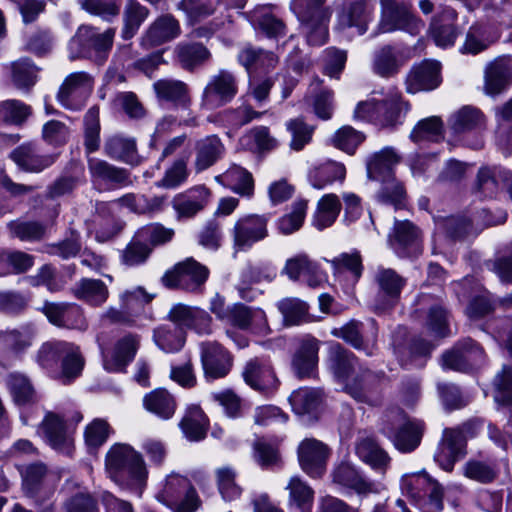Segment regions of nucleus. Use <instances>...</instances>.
<instances>
[{"label": "nucleus", "instance_id": "1", "mask_svg": "<svg viewBox=\"0 0 512 512\" xmlns=\"http://www.w3.org/2000/svg\"><path fill=\"white\" fill-rule=\"evenodd\" d=\"M109 478L116 484L141 493L146 483L147 469L140 453L128 444L116 443L105 457Z\"/></svg>", "mask_w": 512, "mask_h": 512}, {"label": "nucleus", "instance_id": "2", "mask_svg": "<svg viewBox=\"0 0 512 512\" xmlns=\"http://www.w3.org/2000/svg\"><path fill=\"white\" fill-rule=\"evenodd\" d=\"M400 159L394 148L385 147L371 155L366 162L369 179L382 183L378 193L379 199L383 203L394 205L396 209L405 207L406 198L404 187L395 179L393 173Z\"/></svg>", "mask_w": 512, "mask_h": 512}, {"label": "nucleus", "instance_id": "3", "mask_svg": "<svg viewBox=\"0 0 512 512\" xmlns=\"http://www.w3.org/2000/svg\"><path fill=\"white\" fill-rule=\"evenodd\" d=\"M358 366L354 354L339 344L331 349V367L334 375L345 383L346 392L355 400L364 403L371 402L369 380L372 378L368 370L361 371L360 376L353 377Z\"/></svg>", "mask_w": 512, "mask_h": 512}, {"label": "nucleus", "instance_id": "4", "mask_svg": "<svg viewBox=\"0 0 512 512\" xmlns=\"http://www.w3.org/2000/svg\"><path fill=\"white\" fill-rule=\"evenodd\" d=\"M327 0H291L289 7L308 30L311 45H322L328 38V22L332 15Z\"/></svg>", "mask_w": 512, "mask_h": 512}, {"label": "nucleus", "instance_id": "5", "mask_svg": "<svg viewBox=\"0 0 512 512\" xmlns=\"http://www.w3.org/2000/svg\"><path fill=\"white\" fill-rule=\"evenodd\" d=\"M115 33V28L99 33L93 27L81 26L69 43L71 58L94 57L97 63L103 64L113 46Z\"/></svg>", "mask_w": 512, "mask_h": 512}, {"label": "nucleus", "instance_id": "6", "mask_svg": "<svg viewBox=\"0 0 512 512\" xmlns=\"http://www.w3.org/2000/svg\"><path fill=\"white\" fill-rule=\"evenodd\" d=\"M388 421V425L383 430L397 450L410 453L420 445L425 428L422 421L408 419L400 410L391 412L388 415Z\"/></svg>", "mask_w": 512, "mask_h": 512}, {"label": "nucleus", "instance_id": "7", "mask_svg": "<svg viewBox=\"0 0 512 512\" xmlns=\"http://www.w3.org/2000/svg\"><path fill=\"white\" fill-rule=\"evenodd\" d=\"M156 498L176 512H194L200 505L199 497L190 481L177 473L169 474Z\"/></svg>", "mask_w": 512, "mask_h": 512}, {"label": "nucleus", "instance_id": "8", "mask_svg": "<svg viewBox=\"0 0 512 512\" xmlns=\"http://www.w3.org/2000/svg\"><path fill=\"white\" fill-rule=\"evenodd\" d=\"M238 93V83L235 75L221 69L212 75L201 95L200 107L205 110L218 109L230 103Z\"/></svg>", "mask_w": 512, "mask_h": 512}, {"label": "nucleus", "instance_id": "9", "mask_svg": "<svg viewBox=\"0 0 512 512\" xmlns=\"http://www.w3.org/2000/svg\"><path fill=\"white\" fill-rule=\"evenodd\" d=\"M377 285V293L371 306L375 312H384L394 307L399 299L402 289L406 285V279L391 268L380 266L374 275Z\"/></svg>", "mask_w": 512, "mask_h": 512}, {"label": "nucleus", "instance_id": "10", "mask_svg": "<svg viewBox=\"0 0 512 512\" xmlns=\"http://www.w3.org/2000/svg\"><path fill=\"white\" fill-rule=\"evenodd\" d=\"M209 270L193 258H187L178 263L172 271L162 277V282L169 288H181L187 291H197L206 282Z\"/></svg>", "mask_w": 512, "mask_h": 512}, {"label": "nucleus", "instance_id": "11", "mask_svg": "<svg viewBox=\"0 0 512 512\" xmlns=\"http://www.w3.org/2000/svg\"><path fill=\"white\" fill-rule=\"evenodd\" d=\"M35 336L36 329L32 324L0 330V363L5 366L13 357L27 351L33 345Z\"/></svg>", "mask_w": 512, "mask_h": 512}, {"label": "nucleus", "instance_id": "12", "mask_svg": "<svg viewBox=\"0 0 512 512\" xmlns=\"http://www.w3.org/2000/svg\"><path fill=\"white\" fill-rule=\"evenodd\" d=\"M297 456L301 469L309 476L317 478L326 471L330 449L315 438H306L300 442Z\"/></svg>", "mask_w": 512, "mask_h": 512}, {"label": "nucleus", "instance_id": "13", "mask_svg": "<svg viewBox=\"0 0 512 512\" xmlns=\"http://www.w3.org/2000/svg\"><path fill=\"white\" fill-rule=\"evenodd\" d=\"M93 78L86 72H75L66 77L58 92L59 102L68 109H79L90 95Z\"/></svg>", "mask_w": 512, "mask_h": 512}, {"label": "nucleus", "instance_id": "14", "mask_svg": "<svg viewBox=\"0 0 512 512\" xmlns=\"http://www.w3.org/2000/svg\"><path fill=\"white\" fill-rule=\"evenodd\" d=\"M267 218L260 215H247L238 219L233 228L234 247L246 250L267 237Z\"/></svg>", "mask_w": 512, "mask_h": 512}, {"label": "nucleus", "instance_id": "15", "mask_svg": "<svg viewBox=\"0 0 512 512\" xmlns=\"http://www.w3.org/2000/svg\"><path fill=\"white\" fill-rule=\"evenodd\" d=\"M388 244L399 257L416 256L420 253V231L408 220H395Z\"/></svg>", "mask_w": 512, "mask_h": 512}, {"label": "nucleus", "instance_id": "16", "mask_svg": "<svg viewBox=\"0 0 512 512\" xmlns=\"http://www.w3.org/2000/svg\"><path fill=\"white\" fill-rule=\"evenodd\" d=\"M201 362L204 376L210 381L223 378L229 373L232 357L219 343L204 342L201 344Z\"/></svg>", "mask_w": 512, "mask_h": 512}, {"label": "nucleus", "instance_id": "17", "mask_svg": "<svg viewBox=\"0 0 512 512\" xmlns=\"http://www.w3.org/2000/svg\"><path fill=\"white\" fill-rule=\"evenodd\" d=\"M23 491L32 498L45 499L54 491L56 476L43 463H33L22 471Z\"/></svg>", "mask_w": 512, "mask_h": 512}, {"label": "nucleus", "instance_id": "18", "mask_svg": "<svg viewBox=\"0 0 512 512\" xmlns=\"http://www.w3.org/2000/svg\"><path fill=\"white\" fill-rule=\"evenodd\" d=\"M181 34L179 21L170 14L157 17L141 37V46L150 49L170 42Z\"/></svg>", "mask_w": 512, "mask_h": 512}, {"label": "nucleus", "instance_id": "19", "mask_svg": "<svg viewBox=\"0 0 512 512\" xmlns=\"http://www.w3.org/2000/svg\"><path fill=\"white\" fill-rule=\"evenodd\" d=\"M440 69V63L433 60H425L414 66L406 79L407 92L415 94L437 88L441 83Z\"/></svg>", "mask_w": 512, "mask_h": 512}, {"label": "nucleus", "instance_id": "20", "mask_svg": "<svg viewBox=\"0 0 512 512\" xmlns=\"http://www.w3.org/2000/svg\"><path fill=\"white\" fill-rule=\"evenodd\" d=\"M227 321L242 330L252 329L261 334L270 332L266 314L260 308L235 304L229 309Z\"/></svg>", "mask_w": 512, "mask_h": 512}, {"label": "nucleus", "instance_id": "21", "mask_svg": "<svg viewBox=\"0 0 512 512\" xmlns=\"http://www.w3.org/2000/svg\"><path fill=\"white\" fill-rule=\"evenodd\" d=\"M463 448L462 433L457 429H445L434 459L443 470L450 472L455 462L463 456Z\"/></svg>", "mask_w": 512, "mask_h": 512}, {"label": "nucleus", "instance_id": "22", "mask_svg": "<svg viewBox=\"0 0 512 512\" xmlns=\"http://www.w3.org/2000/svg\"><path fill=\"white\" fill-rule=\"evenodd\" d=\"M244 381L253 389L266 392L275 389L278 380L268 360L254 358L243 370Z\"/></svg>", "mask_w": 512, "mask_h": 512}, {"label": "nucleus", "instance_id": "23", "mask_svg": "<svg viewBox=\"0 0 512 512\" xmlns=\"http://www.w3.org/2000/svg\"><path fill=\"white\" fill-rule=\"evenodd\" d=\"M370 327L372 334L370 338L366 339L363 337L364 325L357 320H351L340 329H334L332 333L336 337L342 338L347 343L351 344L354 348L363 350L366 355L372 356L376 351L377 337V329L373 320L370 321Z\"/></svg>", "mask_w": 512, "mask_h": 512}, {"label": "nucleus", "instance_id": "24", "mask_svg": "<svg viewBox=\"0 0 512 512\" xmlns=\"http://www.w3.org/2000/svg\"><path fill=\"white\" fill-rule=\"evenodd\" d=\"M319 341L313 337L301 340L292 359V368L300 379L312 377L318 364Z\"/></svg>", "mask_w": 512, "mask_h": 512}, {"label": "nucleus", "instance_id": "25", "mask_svg": "<svg viewBox=\"0 0 512 512\" xmlns=\"http://www.w3.org/2000/svg\"><path fill=\"white\" fill-rule=\"evenodd\" d=\"M48 444L55 450L70 454L73 447V438L66 431L65 423L58 415L49 413L40 426Z\"/></svg>", "mask_w": 512, "mask_h": 512}, {"label": "nucleus", "instance_id": "26", "mask_svg": "<svg viewBox=\"0 0 512 512\" xmlns=\"http://www.w3.org/2000/svg\"><path fill=\"white\" fill-rule=\"evenodd\" d=\"M210 192L204 186L190 189L186 193L176 195L172 201V207L177 219H190L201 211L208 202Z\"/></svg>", "mask_w": 512, "mask_h": 512}, {"label": "nucleus", "instance_id": "27", "mask_svg": "<svg viewBox=\"0 0 512 512\" xmlns=\"http://www.w3.org/2000/svg\"><path fill=\"white\" fill-rule=\"evenodd\" d=\"M273 5H263L254 8L251 12V22L255 29L270 39L284 37L287 26L284 21L273 12Z\"/></svg>", "mask_w": 512, "mask_h": 512}, {"label": "nucleus", "instance_id": "28", "mask_svg": "<svg viewBox=\"0 0 512 512\" xmlns=\"http://www.w3.org/2000/svg\"><path fill=\"white\" fill-rule=\"evenodd\" d=\"M512 84V58L495 60L485 70V92L495 96Z\"/></svg>", "mask_w": 512, "mask_h": 512}, {"label": "nucleus", "instance_id": "29", "mask_svg": "<svg viewBox=\"0 0 512 512\" xmlns=\"http://www.w3.org/2000/svg\"><path fill=\"white\" fill-rule=\"evenodd\" d=\"M457 19V12L448 6H445L432 19L430 31L431 35L439 47H448L454 44L458 32L454 25Z\"/></svg>", "mask_w": 512, "mask_h": 512}, {"label": "nucleus", "instance_id": "30", "mask_svg": "<svg viewBox=\"0 0 512 512\" xmlns=\"http://www.w3.org/2000/svg\"><path fill=\"white\" fill-rule=\"evenodd\" d=\"M139 342V336L136 334H127L119 339L110 355L103 353L104 368L109 372L122 370L135 357Z\"/></svg>", "mask_w": 512, "mask_h": 512}, {"label": "nucleus", "instance_id": "31", "mask_svg": "<svg viewBox=\"0 0 512 512\" xmlns=\"http://www.w3.org/2000/svg\"><path fill=\"white\" fill-rule=\"evenodd\" d=\"M285 490L287 492V506L299 512H312L315 492L308 482L300 476L289 478Z\"/></svg>", "mask_w": 512, "mask_h": 512}, {"label": "nucleus", "instance_id": "32", "mask_svg": "<svg viewBox=\"0 0 512 512\" xmlns=\"http://www.w3.org/2000/svg\"><path fill=\"white\" fill-rule=\"evenodd\" d=\"M11 158L22 170L35 173L51 166L56 159L54 155L39 154L35 145L31 143L15 148L11 153Z\"/></svg>", "mask_w": 512, "mask_h": 512}, {"label": "nucleus", "instance_id": "33", "mask_svg": "<svg viewBox=\"0 0 512 512\" xmlns=\"http://www.w3.org/2000/svg\"><path fill=\"white\" fill-rule=\"evenodd\" d=\"M276 277V270L269 264L249 265L241 273V283L237 285L240 298L246 301H253L258 291L251 288L253 283L263 280L272 281Z\"/></svg>", "mask_w": 512, "mask_h": 512}, {"label": "nucleus", "instance_id": "34", "mask_svg": "<svg viewBox=\"0 0 512 512\" xmlns=\"http://www.w3.org/2000/svg\"><path fill=\"white\" fill-rule=\"evenodd\" d=\"M224 144L216 135H210L198 140L195 144L194 167L197 172L204 171L222 158Z\"/></svg>", "mask_w": 512, "mask_h": 512}, {"label": "nucleus", "instance_id": "35", "mask_svg": "<svg viewBox=\"0 0 512 512\" xmlns=\"http://www.w3.org/2000/svg\"><path fill=\"white\" fill-rule=\"evenodd\" d=\"M104 152L108 157L129 165L136 166L141 162L135 140L120 134L112 135L106 139Z\"/></svg>", "mask_w": 512, "mask_h": 512}, {"label": "nucleus", "instance_id": "36", "mask_svg": "<svg viewBox=\"0 0 512 512\" xmlns=\"http://www.w3.org/2000/svg\"><path fill=\"white\" fill-rule=\"evenodd\" d=\"M372 19V8L365 1L350 3L338 13V24L341 28L355 27L360 35L367 31Z\"/></svg>", "mask_w": 512, "mask_h": 512}, {"label": "nucleus", "instance_id": "37", "mask_svg": "<svg viewBox=\"0 0 512 512\" xmlns=\"http://www.w3.org/2000/svg\"><path fill=\"white\" fill-rule=\"evenodd\" d=\"M381 6V19L373 36L398 30L399 25L411 12L405 2L397 0H381Z\"/></svg>", "mask_w": 512, "mask_h": 512}, {"label": "nucleus", "instance_id": "38", "mask_svg": "<svg viewBox=\"0 0 512 512\" xmlns=\"http://www.w3.org/2000/svg\"><path fill=\"white\" fill-rule=\"evenodd\" d=\"M43 312L48 320L59 327H77L84 325V320L78 306L67 303H45Z\"/></svg>", "mask_w": 512, "mask_h": 512}, {"label": "nucleus", "instance_id": "39", "mask_svg": "<svg viewBox=\"0 0 512 512\" xmlns=\"http://www.w3.org/2000/svg\"><path fill=\"white\" fill-rule=\"evenodd\" d=\"M167 197L164 195L147 196L144 194L128 193L116 200L120 205L127 207L130 211L152 216L161 212L166 204Z\"/></svg>", "mask_w": 512, "mask_h": 512}, {"label": "nucleus", "instance_id": "40", "mask_svg": "<svg viewBox=\"0 0 512 512\" xmlns=\"http://www.w3.org/2000/svg\"><path fill=\"white\" fill-rule=\"evenodd\" d=\"M65 350L69 351V356H73L72 343L62 341H47L43 343L35 354V361L44 370L49 373L58 372L59 361L62 360Z\"/></svg>", "mask_w": 512, "mask_h": 512}, {"label": "nucleus", "instance_id": "41", "mask_svg": "<svg viewBox=\"0 0 512 512\" xmlns=\"http://www.w3.org/2000/svg\"><path fill=\"white\" fill-rule=\"evenodd\" d=\"M215 180L239 195L249 197L253 194L252 174L241 166L232 165L224 173L216 176Z\"/></svg>", "mask_w": 512, "mask_h": 512}, {"label": "nucleus", "instance_id": "42", "mask_svg": "<svg viewBox=\"0 0 512 512\" xmlns=\"http://www.w3.org/2000/svg\"><path fill=\"white\" fill-rule=\"evenodd\" d=\"M88 170L93 180H101L122 186L131 184L129 173L124 168H119L110 163L94 157H88Z\"/></svg>", "mask_w": 512, "mask_h": 512}, {"label": "nucleus", "instance_id": "43", "mask_svg": "<svg viewBox=\"0 0 512 512\" xmlns=\"http://www.w3.org/2000/svg\"><path fill=\"white\" fill-rule=\"evenodd\" d=\"M345 177V165L332 160L320 164L309 172V182L316 189H323L337 181L342 183Z\"/></svg>", "mask_w": 512, "mask_h": 512}, {"label": "nucleus", "instance_id": "44", "mask_svg": "<svg viewBox=\"0 0 512 512\" xmlns=\"http://www.w3.org/2000/svg\"><path fill=\"white\" fill-rule=\"evenodd\" d=\"M76 298L92 306H101L109 298L107 285L99 279L83 278L72 289Z\"/></svg>", "mask_w": 512, "mask_h": 512}, {"label": "nucleus", "instance_id": "45", "mask_svg": "<svg viewBox=\"0 0 512 512\" xmlns=\"http://www.w3.org/2000/svg\"><path fill=\"white\" fill-rule=\"evenodd\" d=\"M179 426L188 440L200 441L206 436L208 418L199 406L191 405L187 408Z\"/></svg>", "mask_w": 512, "mask_h": 512}, {"label": "nucleus", "instance_id": "46", "mask_svg": "<svg viewBox=\"0 0 512 512\" xmlns=\"http://www.w3.org/2000/svg\"><path fill=\"white\" fill-rule=\"evenodd\" d=\"M174 54L182 68L193 70L210 58V52L201 43L180 42L175 46Z\"/></svg>", "mask_w": 512, "mask_h": 512}, {"label": "nucleus", "instance_id": "47", "mask_svg": "<svg viewBox=\"0 0 512 512\" xmlns=\"http://www.w3.org/2000/svg\"><path fill=\"white\" fill-rule=\"evenodd\" d=\"M158 98L187 108L191 99L186 83L176 79H160L153 84Z\"/></svg>", "mask_w": 512, "mask_h": 512}, {"label": "nucleus", "instance_id": "48", "mask_svg": "<svg viewBox=\"0 0 512 512\" xmlns=\"http://www.w3.org/2000/svg\"><path fill=\"white\" fill-rule=\"evenodd\" d=\"M149 9L137 0H127L123 9V27L121 36L124 40L133 38L141 25L148 18Z\"/></svg>", "mask_w": 512, "mask_h": 512}, {"label": "nucleus", "instance_id": "49", "mask_svg": "<svg viewBox=\"0 0 512 512\" xmlns=\"http://www.w3.org/2000/svg\"><path fill=\"white\" fill-rule=\"evenodd\" d=\"M153 339L163 352L174 353L182 349L186 335L185 331L176 325L163 324L154 329Z\"/></svg>", "mask_w": 512, "mask_h": 512}, {"label": "nucleus", "instance_id": "50", "mask_svg": "<svg viewBox=\"0 0 512 512\" xmlns=\"http://www.w3.org/2000/svg\"><path fill=\"white\" fill-rule=\"evenodd\" d=\"M143 405L149 412L162 419L171 418L176 411V401L166 389H155L145 395Z\"/></svg>", "mask_w": 512, "mask_h": 512}, {"label": "nucleus", "instance_id": "51", "mask_svg": "<svg viewBox=\"0 0 512 512\" xmlns=\"http://www.w3.org/2000/svg\"><path fill=\"white\" fill-rule=\"evenodd\" d=\"M409 108V103L402 99L401 94L395 89H390L382 99L381 117L390 116L392 120L390 123H380V125L394 127L402 124Z\"/></svg>", "mask_w": 512, "mask_h": 512}, {"label": "nucleus", "instance_id": "52", "mask_svg": "<svg viewBox=\"0 0 512 512\" xmlns=\"http://www.w3.org/2000/svg\"><path fill=\"white\" fill-rule=\"evenodd\" d=\"M341 211V202L336 194H326L320 198L313 216V225L318 230L330 227Z\"/></svg>", "mask_w": 512, "mask_h": 512}, {"label": "nucleus", "instance_id": "53", "mask_svg": "<svg viewBox=\"0 0 512 512\" xmlns=\"http://www.w3.org/2000/svg\"><path fill=\"white\" fill-rule=\"evenodd\" d=\"M444 123L439 116L424 118L414 126L410 139L415 143L440 142L444 139Z\"/></svg>", "mask_w": 512, "mask_h": 512}, {"label": "nucleus", "instance_id": "54", "mask_svg": "<svg viewBox=\"0 0 512 512\" xmlns=\"http://www.w3.org/2000/svg\"><path fill=\"white\" fill-rule=\"evenodd\" d=\"M323 401V393L319 389L303 387L295 390L289 402L296 414H311L317 411Z\"/></svg>", "mask_w": 512, "mask_h": 512}, {"label": "nucleus", "instance_id": "55", "mask_svg": "<svg viewBox=\"0 0 512 512\" xmlns=\"http://www.w3.org/2000/svg\"><path fill=\"white\" fill-rule=\"evenodd\" d=\"M7 388L17 405H26L36 401V391L24 374L14 372L5 379Z\"/></svg>", "mask_w": 512, "mask_h": 512}, {"label": "nucleus", "instance_id": "56", "mask_svg": "<svg viewBox=\"0 0 512 512\" xmlns=\"http://www.w3.org/2000/svg\"><path fill=\"white\" fill-rule=\"evenodd\" d=\"M454 291L460 301L469 300L465 309L466 315L470 319H479L480 302L477 281L474 278L467 276L454 284Z\"/></svg>", "mask_w": 512, "mask_h": 512}, {"label": "nucleus", "instance_id": "57", "mask_svg": "<svg viewBox=\"0 0 512 512\" xmlns=\"http://www.w3.org/2000/svg\"><path fill=\"white\" fill-rule=\"evenodd\" d=\"M332 476L334 483L351 488L358 493H365L371 490V484L349 463L342 462L339 464L334 469Z\"/></svg>", "mask_w": 512, "mask_h": 512}, {"label": "nucleus", "instance_id": "58", "mask_svg": "<svg viewBox=\"0 0 512 512\" xmlns=\"http://www.w3.org/2000/svg\"><path fill=\"white\" fill-rule=\"evenodd\" d=\"M357 455L373 469L385 470L390 462L388 454L373 440H361L356 447Z\"/></svg>", "mask_w": 512, "mask_h": 512}, {"label": "nucleus", "instance_id": "59", "mask_svg": "<svg viewBox=\"0 0 512 512\" xmlns=\"http://www.w3.org/2000/svg\"><path fill=\"white\" fill-rule=\"evenodd\" d=\"M432 481L425 472L406 474L401 479L402 493L419 504L424 501Z\"/></svg>", "mask_w": 512, "mask_h": 512}, {"label": "nucleus", "instance_id": "60", "mask_svg": "<svg viewBox=\"0 0 512 512\" xmlns=\"http://www.w3.org/2000/svg\"><path fill=\"white\" fill-rule=\"evenodd\" d=\"M241 143L249 150L259 153L269 152L277 148L278 141L270 134L266 126H257L247 132L242 138Z\"/></svg>", "mask_w": 512, "mask_h": 512}, {"label": "nucleus", "instance_id": "61", "mask_svg": "<svg viewBox=\"0 0 512 512\" xmlns=\"http://www.w3.org/2000/svg\"><path fill=\"white\" fill-rule=\"evenodd\" d=\"M480 120L477 108L466 105L451 114L448 119V128L453 134H462L473 130Z\"/></svg>", "mask_w": 512, "mask_h": 512}, {"label": "nucleus", "instance_id": "62", "mask_svg": "<svg viewBox=\"0 0 512 512\" xmlns=\"http://www.w3.org/2000/svg\"><path fill=\"white\" fill-rule=\"evenodd\" d=\"M401 66L395 49L386 45L374 54L373 70L382 77H391L395 75Z\"/></svg>", "mask_w": 512, "mask_h": 512}, {"label": "nucleus", "instance_id": "63", "mask_svg": "<svg viewBox=\"0 0 512 512\" xmlns=\"http://www.w3.org/2000/svg\"><path fill=\"white\" fill-rule=\"evenodd\" d=\"M276 306L286 325H298L305 320L308 314V305L298 298L281 299Z\"/></svg>", "mask_w": 512, "mask_h": 512}, {"label": "nucleus", "instance_id": "64", "mask_svg": "<svg viewBox=\"0 0 512 512\" xmlns=\"http://www.w3.org/2000/svg\"><path fill=\"white\" fill-rule=\"evenodd\" d=\"M236 475L235 469L231 466H222L215 470L218 490L225 500H234L241 494V488L236 483Z\"/></svg>", "mask_w": 512, "mask_h": 512}]
</instances>
